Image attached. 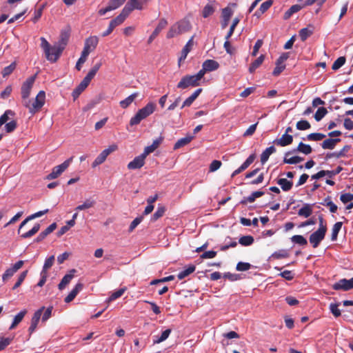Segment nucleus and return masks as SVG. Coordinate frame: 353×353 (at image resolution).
Here are the masks:
<instances>
[{
  "label": "nucleus",
  "instance_id": "f257e3e1",
  "mask_svg": "<svg viewBox=\"0 0 353 353\" xmlns=\"http://www.w3.org/2000/svg\"><path fill=\"white\" fill-rule=\"evenodd\" d=\"M191 28L192 26L189 20L183 19L170 26L167 32L166 37L167 39L174 38L190 31Z\"/></svg>",
  "mask_w": 353,
  "mask_h": 353
},
{
  "label": "nucleus",
  "instance_id": "f03ea898",
  "mask_svg": "<svg viewBox=\"0 0 353 353\" xmlns=\"http://www.w3.org/2000/svg\"><path fill=\"white\" fill-rule=\"evenodd\" d=\"M45 100L46 93L44 91L41 90L32 103H31V101L28 99L26 101H25L23 102V105L26 108H28L29 112L31 114H34L36 112H39L43 106Z\"/></svg>",
  "mask_w": 353,
  "mask_h": 353
},
{
  "label": "nucleus",
  "instance_id": "7ed1b4c3",
  "mask_svg": "<svg viewBox=\"0 0 353 353\" xmlns=\"http://www.w3.org/2000/svg\"><path fill=\"white\" fill-rule=\"evenodd\" d=\"M41 47L43 49L46 59L51 62H56L63 50H59L60 48L54 45L50 46V43L43 37L41 38Z\"/></svg>",
  "mask_w": 353,
  "mask_h": 353
},
{
  "label": "nucleus",
  "instance_id": "20e7f679",
  "mask_svg": "<svg viewBox=\"0 0 353 353\" xmlns=\"http://www.w3.org/2000/svg\"><path fill=\"white\" fill-rule=\"evenodd\" d=\"M73 157H70L65 160L61 164L54 167L52 172L46 176L47 180H52L58 178L70 165Z\"/></svg>",
  "mask_w": 353,
  "mask_h": 353
},
{
  "label": "nucleus",
  "instance_id": "39448f33",
  "mask_svg": "<svg viewBox=\"0 0 353 353\" xmlns=\"http://www.w3.org/2000/svg\"><path fill=\"white\" fill-rule=\"evenodd\" d=\"M36 74L34 76H31L28 78L23 83L21 86V98L22 103L23 101H26L28 99H29V96L30 94L31 89L33 86V84L35 81Z\"/></svg>",
  "mask_w": 353,
  "mask_h": 353
},
{
  "label": "nucleus",
  "instance_id": "423d86ee",
  "mask_svg": "<svg viewBox=\"0 0 353 353\" xmlns=\"http://www.w3.org/2000/svg\"><path fill=\"white\" fill-rule=\"evenodd\" d=\"M199 85L200 83L193 75H185L178 83L176 87L179 89H186L189 87H196Z\"/></svg>",
  "mask_w": 353,
  "mask_h": 353
},
{
  "label": "nucleus",
  "instance_id": "0eeeda50",
  "mask_svg": "<svg viewBox=\"0 0 353 353\" xmlns=\"http://www.w3.org/2000/svg\"><path fill=\"white\" fill-rule=\"evenodd\" d=\"M289 58L288 52L283 53L276 61V67L274 68L272 74L274 76H279L285 68L284 62Z\"/></svg>",
  "mask_w": 353,
  "mask_h": 353
},
{
  "label": "nucleus",
  "instance_id": "6e6552de",
  "mask_svg": "<svg viewBox=\"0 0 353 353\" xmlns=\"http://www.w3.org/2000/svg\"><path fill=\"white\" fill-rule=\"evenodd\" d=\"M327 232L317 230L310 236L309 241L314 248H316L324 239Z\"/></svg>",
  "mask_w": 353,
  "mask_h": 353
},
{
  "label": "nucleus",
  "instance_id": "1a4fd4ad",
  "mask_svg": "<svg viewBox=\"0 0 353 353\" xmlns=\"http://www.w3.org/2000/svg\"><path fill=\"white\" fill-rule=\"evenodd\" d=\"M150 0H129L123 9L125 10L129 14L134 10H142L143 5L145 4Z\"/></svg>",
  "mask_w": 353,
  "mask_h": 353
},
{
  "label": "nucleus",
  "instance_id": "9d476101",
  "mask_svg": "<svg viewBox=\"0 0 353 353\" xmlns=\"http://www.w3.org/2000/svg\"><path fill=\"white\" fill-rule=\"evenodd\" d=\"M23 264V261H18L12 265V267L7 269L2 275L3 281L6 282L9 280L20 268H22Z\"/></svg>",
  "mask_w": 353,
  "mask_h": 353
},
{
  "label": "nucleus",
  "instance_id": "9b49d317",
  "mask_svg": "<svg viewBox=\"0 0 353 353\" xmlns=\"http://www.w3.org/2000/svg\"><path fill=\"white\" fill-rule=\"evenodd\" d=\"M125 0H110L108 6L99 10L98 13L100 16H103L108 12L114 10L122 6Z\"/></svg>",
  "mask_w": 353,
  "mask_h": 353
},
{
  "label": "nucleus",
  "instance_id": "f8f14e48",
  "mask_svg": "<svg viewBox=\"0 0 353 353\" xmlns=\"http://www.w3.org/2000/svg\"><path fill=\"white\" fill-rule=\"evenodd\" d=\"M353 288V277L349 280L343 279L333 285V289L335 290H343L345 291L350 290Z\"/></svg>",
  "mask_w": 353,
  "mask_h": 353
},
{
  "label": "nucleus",
  "instance_id": "ddd939ff",
  "mask_svg": "<svg viewBox=\"0 0 353 353\" xmlns=\"http://www.w3.org/2000/svg\"><path fill=\"white\" fill-rule=\"evenodd\" d=\"M146 156L142 153L139 156L136 157L132 161L128 164L129 170H136L142 168L145 163Z\"/></svg>",
  "mask_w": 353,
  "mask_h": 353
},
{
  "label": "nucleus",
  "instance_id": "4468645a",
  "mask_svg": "<svg viewBox=\"0 0 353 353\" xmlns=\"http://www.w3.org/2000/svg\"><path fill=\"white\" fill-rule=\"evenodd\" d=\"M44 309L45 307H41L34 312L31 320L30 326L28 329L30 334H32L35 331Z\"/></svg>",
  "mask_w": 353,
  "mask_h": 353
},
{
  "label": "nucleus",
  "instance_id": "2eb2a0df",
  "mask_svg": "<svg viewBox=\"0 0 353 353\" xmlns=\"http://www.w3.org/2000/svg\"><path fill=\"white\" fill-rule=\"evenodd\" d=\"M167 25H168V21L164 18L161 19L159 21L157 26L156 27V28L154 29V30L153 31L152 34L148 38V43H152V41L158 36V34L160 33V32L167 26Z\"/></svg>",
  "mask_w": 353,
  "mask_h": 353
},
{
  "label": "nucleus",
  "instance_id": "dca6fc26",
  "mask_svg": "<svg viewBox=\"0 0 353 353\" xmlns=\"http://www.w3.org/2000/svg\"><path fill=\"white\" fill-rule=\"evenodd\" d=\"M193 39H194V37H192L189 39V41L187 42L185 46L183 47V48L182 49L181 56L179 58V66L181 65V63L186 59L188 53L192 50L193 45H194Z\"/></svg>",
  "mask_w": 353,
  "mask_h": 353
},
{
  "label": "nucleus",
  "instance_id": "f3484780",
  "mask_svg": "<svg viewBox=\"0 0 353 353\" xmlns=\"http://www.w3.org/2000/svg\"><path fill=\"white\" fill-rule=\"evenodd\" d=\"M99 43V38L97 36L90 37L85 41L84 48L83 50H87L90 53L94 50Z\"/></svg>",
  "mask_w": 353,
  "mask_h": 353
},
{
  "label": "nucleus",
  "instance_id": "a211bd4d",
  "mask_svg": "<svg viewBox=\"0 0 353 353\" xmlns=\"http://www.w3.org/2000/svg\"><path fill=\"white\" fill-rule=\"evenodd\" d=\"M129 14H130L123 8L121 13L116 18L110 21V24L115 28L117 26L122 24Z\"/></svg>",
  "mask_w": 353,
  "mask_h": 353
},
{
  "label": "nucleus",
  "instance_id": "6ab92c4d",
  "mask_svg": "<svg viewBox=\"0 0 353 353\" xmlns=\"http://www.w3.org/2000/svg\"><path fill=\"white\" fill-rule=\"evenodd\" d=\"M293 141V137L290 134H283L281 138L276 139L273 143L277 145L285 147L290 145Z\"/></svg>",
  "mask_w": 353,
  "mask_h": 353
},
{
  "label": "nucleus",
  "instance_id": "aec40b11",
  "mask_svg": "<svg viewBox=\"0 0 353 353\" xmlns=\"http://www.w3.org/2000/svg\"><path fill=\"white\" fill-rule=\"evenodd\" d=\"M76 272V270L72 269L69 271L68 274H66L63 279H61V282L58 285V288L60 290H63L68 284L70 283L71 280L74 276V273Z\"/></svg>",
  "mask_w": 353,
  "mask_h": 353
},
{
  "label": "nucleus",
  "instance_id": "412c9836",
  "mask_svg": "<svg viewBox=\"0 0 353 353\" xmlns=\"http://www.w3.org/2000/svg\"><path fill=\"white\" fill-rule=\"evenodd\" d=\"M83 288V284L81 283H78L75 285L74 288L71 290V292L68 294V295L65 298L64 301L67 303L71 302L74 300L78 293L82 290Z\"/></svg>",
  "mask_w": 353,
  "mask_h": 353
},
{
  "label": "nucleus",
  "instance_id": "4be33fe9",
  "mask_svg": "<svg viewBox=\"0 0 353 353\" xmlns=\"http://www.w3.org/2000/svg\"><path fill=\"white\" fill-rule=\"evenodd\" d=\"M155 109L156 104L154 103L150 102L138 111L141 114L144 119H146L154 112Z\"/></svg>",
  "mask_w": 353,
  "mask_h": 353
},
{
  "label": "nucleus",
  "instance_id": "5701e85b",
  "mask_svg": "<svg viewBox=\"0 0 353 353\" xmlns=\"http://www.w3.org/2000/svg\"><path fill=\"white\" fill-rule=\"evenodd\" d=\"M57 228V223H53L50 225L44 231L41 232L37 237L35 239L34 241L37 243L41 242L43 241L48 234L52 233Z\"/></svg>",
  "mask_w": 353,
  "mask_h": 353
},
{
  "label": "nucleus",
  "instance_id": "b1692460",
  "mask_svg": "<svg viewBox=\"0 0 353 353\" xmlns=\"http://www.w3.org/2000/svg\"><path fill=\"white\" fill-rule=\"evenodd\" d=\"M70 38V32L68 31H62L60 34L59 40L56 46L60 48L59 50H63L68 44Z\"/></svg>",
  "mask_w": 353,
  "mask_h": 353
},
{
  "label": "nucleus",
  "instance_id": "393cba45",
  "mask_svg": "<svg viewBox=\"0 0 353 353\" xmlns=\"http://www.w3.org/2000/svg\"><path fill=\"white\" fill-rule=\"evenodd\" d=\"M162 141L163 137H161L154 140L152 145L145 148L144 151L143 152V154L147 157L148 154L153 152L160 145Z\"/></svg>",
  "mask_w": 353,
  "mask_h": 353
},
{
  "label": "nucleus",
  "instance_id": "a878e982",
  "mask_svg": "<svg viewBox=\"0 0 353 353\" xmlns=\"http://www.w3.org/2000/svg\"><path fill=\"white\" fill-rule=\"evenodd\" d=\"M264 192L263 191H256L253 192L250 196L247 197H244L241 201L240 203L243 205L247 204V203H253L256 198L261 197L264 195Z\"/></svg>",
  "mask_w": 353,
  "mask_h": 353
},
{
  "label": "nucleus",
  "instance_id": "bb28decb",
  "mask_svg": "<svg viewBox=\"0 0 353 353\" xmlns=\"http://www.w3.org/2000/svg\"><path fill=\"white\" fill-rule=\"evenodd\" d=\"M236 6L237 4L236 3H230L227 7L222 9L221 18L230 19L234 13L232 8H236Z\"/></svg>",
  "mask_w": 353,
  "mask_h": 353
},
{
  "label": "nucleus",
  "instance_id": "cd10ccee",
  "mask_svg": "<svg viewBox=\"0 0 353 353\" xmlns=\"http://www.w3.org/2000/svg\"><path fill=\"white\" fill-rule=\"evenodd\" d=\"M202 67L204 68L207 72H211L217 70L219 67V64L214 60L207 59L203 63Z\"/></svg>",
  "mask_w": 353,
  "mask_h": 353
},
{
  "label": "nucleus",
  "instance_id": "c85d7f7f",
  "mask_svg": "<svg viewBox=\"0 0 353 353\" xmlns=\"http://www.w3.org/2000/svg\"><path fill=\"white\" fill-rule=\"evenodd\" d=\"M27 314L26 310H23L14 316L13 321L9 327L10 330L14 329L23 320L25 315Z\"/></svg>",
  "mask_w": 353,
  "mask_h": 353
},
{
  "label": "nucleus",
  "instance_id": "c756f323",
  "mask_svg": "<svg viewBox=\"0 0 353 353\" xmlns=\"http://www.w3.org/2000/svg\"><path fill=\"white\" fill-rule=\"evenodd\" d=\"M96 204V201L92 198L85 199V201L81 205L76 207V211L85 210L93 208Z\"/></svg>",
  "mask_w": 353,
  "mask_h": 353
},
{
  "label": "nucleus",
  "instance_id": "7c9ffc66",
  "mask_svg": "<svg viewBox=\"0 0 353 353\" xmlns=\"http://www.w3.org/2000/svg\"><path fill=\"white\" fill-rule=\"evenodd\" d=\"M265 60V55H260L256 59H255L250 65L248 71L250 74H252L255 70L261 66Z\"/></svg>",
  "mask_w": 353,
  "mask_h": 353
},
{
  "label": "nucleus",
  "instance_id": "2f4dec72",
  "mask_svg": "<svg viewBox=\"0 0 353 353\" xmlns=\"http://www.w3.org/2000/svg\"><path fill=\"white\" fill-rule=\"evenodd\" d=\"M341 139L339 138L336 139H327L321 143V147L323 149L332 150L335 148L337 143L340 142Z\"/></svg>",
  "mask_w": 353,
  "mask_h": 353
},
{
  "label": "nucleus",
  "instance_id": "473e14b6",
  "mask_svg": "<svg viewBox=\"0 0 353 353\" xmlns=\"http://www.w3.org/2000/svg\"><path fill=\"white\" fill-rule=\"evenodd\" d=\"M291 153V152H288L285 154V157L283 159V163L288 164H296L304 160L303 157L299 156H294L290 158H288V156Z\"/></svg>",
  "mask_w": 353,
  "mask_h": 353
},
{
  "label": "nucleus",
  "instance_id": "72a5a7b5",
  "mask_svg": "<svg viewBox=\"0 0 353 353\" xmlns=\"http://www.w3.org/2000/svg\"><path fill=\"white\" fill-rule=\"evenodd\" d=\"M276 152L274 146L272 145L266 148L261 154V162L264 164L269 159L270 156Z\"/></svg>",
  "mask_w": 353,
  "mask_h": 353
},
{
  "label": "nucleus",
  "instance_id": "f704fd0d",
  "mask_svg": "<svg viewBox=\"0 0 353 353\" xmlns=\"http://www.w3.org/2000/svg\"><path fill=\"white\" fill-rule=\"evenodd\" d=\"M293 152H299L307 155L312 153V148L310 145L300 142L297 148L294 149Z\"/></svg>",
  "mask_w": 353,
  "mask_h": 353
},
{
  "label": "nucleus",
  "instance_id": "c9c22d12",
  "mask_svg": "<svg viewBox=\"0 0 353 353\" xmlns=\"http://www.w3.org/2000/svg\"><path fill=\"white\" fill-rule=\"evenodd\" d=\"M138 95H139L138 92H134V93L132 94L131 95H130L129 97L125 98L124 100H122L120 101V103H119L120 106L123 109L127 108L134 101V100L138 97Z\"/></svg>",
  "mask_w": 353,
  "mask_h": 353
},
{
  "label": "nucleus",
  "instance_id": "e433bc0d",
  "mask_svg": "<svg viewBox=\"0 0 353 353\" xmlns=\"http://www.w3.org/2000/svg\"><path fill=\"white\" fill-rule=\"evenodd\" d=\"M193 135L187 136L185 137L179 139L174 145V149L177 150L187 144H188L193 139Z\"/></svg>",
  "mask_w": 353,
  "mask_h": 353
},
{
  "label": "nucleus",
  "instance_id": "4c0bfd02",
  "mask_svg": "<svg viewBox=\"0 0 353 353\" xmlns=\"http://www.w3.org/2000/svg\"><path fill=\"white\" fill-rule=\"evenodd\" d=\"M277 183L281 186V189L285 192L290 190L293 185L292 181H288L284 178L279 179L277 181Z\"/></svg>",
  "mask_w": 353,
  "mask_h": 353
},
{
  "label": "nucleus",
  "instance_id": "58836bf2",
  "mask_svg": "<svg viewBox=\"0 0 353 353\" xmlns=\"http://www.w3.org/2000/svg\"><path fill=\"white\" fill-rule=\"evenodd\" d=\"M196 267L194 265H190L187 268L184 270L180 272L177 277L179 280H182L186 276H189L190 274L193 273L195 271Z\"/></svg>",
  "mask_w": 353,
  "mask_h": 353
},
{
  "label": "nucleus",
  "instance_id": "ea45409f",
  "mask_svg": "<svg viewBox=\"0 0 353 353\" xmlns=\"http://www.w3.org/2000/svg\"><path fill=\"white\" fill-rule=\"evenodd\" d=\"M165 210L166 208L165 206L159 205L156 212L152 214L151 217V221L154 222L162 217L164 215Z\"/></svg>",
  "mask_w": 353,
  "mask_h": 353
},
{
  "label": "nucleus",
  "instance_id": "a19ab883",
  "mask_svg": "<svg viewBox=\"0 0 353 353\" xmlns=\"http://www.w3.org/2000/svg\"><path fill=\"white\" fill-rule=\"evenodd\" d=\"M39 230H40V224L36 223L30 230L21 234V237L22 239L30 238L32 236H34L36 233H37L39 231Z\"/></svg>",
  "mask_w": 353,
  "mask_h": 353
},
{
  "label": "nucleus",
  "instance_id": "79ce46f5",
  "mask_svg": "<svg viewBox=\"0 0 353 353\" xmlns=\"http://www.w3.org/2000/svg\"><path fill=\"white\" fill-rule=\"evenodd\" d=\"M312 213V209L309 204L304 205L298 212L299 216L309 217Z\"/></svg>",
  "mask_w": 353,
  "mask_h": 353
},
{
  "label": "nucleus",
  "instance_id": "37998d69",
  "mask_svg": "<svg viewBox=\"0 0 353 353\" xmlns=\"http://www.w3.org/2000/svg\"><path fill=\"white\" fill-rule=\"evenodd\" d=\"M342 225H343L342 222H336L333 225L332 229V234H331V240L332 241H336L339 232L341 230Z\"/></svg>",
  "mask_w": 353,
  "mask_h": 353
},
{
  "label": "nucleus",
  "instance_id": "c03bdc74",
  "mask_svg": "<svg viewBox=\"0 0 353 353\" xmlns=\"http://www.w3.org/2000/svg\"><path fill=\"white\" fill-rule=\"evenodd\" d=\"M90 53L87 50H83L80 58L78 59L77 63H76V69L79 71L81 69V65L83 64L88 57Z\"/></svg>",
  "mask_w": 353,
  "mask_h": 353
},
{
  "label": "nucleus",
  "instance_id": "a18cd8bd",
  "mask_svg": "<svg viewBox=\"0 0 353 353\" xmlns=\"http://www.w3.org/2000/svg\"><path fill=\"white\" fill-rule=\"evenodd\" d=\"M349 149V147L348 146H344L343 148L340 150L339 152H332V153H327V155H326V159H330V158H332V157H334V158H340L341 157H343L345 156V152H347Z\"/></svg>",
  "mask_w": 353,
  "mask_h": 353
},
{
  "label": "nucleus",
  "instance_id": "49530a36",
  "mask_svg": "<svg viewBox=\"0 0 353 353\" xmlns=\"http://www.w3.org/2000/svg\"><path fill=\"white\" fill-rule=\"evenodd\" d=\"M215 11V8L212 3H208L202 10V16L204 18H207L212 15Z\"/></svg>",
  "mask_w": 353,
  "mask_h": 353
},
{
  "label": "nucleus",
  "instance_id": "de8ad7c7",
  "mask_svg": "<svg viewBox=\"0 0 353 353\" xmlns=\"http://www.w3.org/2000/svg\"><path fill=\"white\" fill-rule=\"evenodd\" d=\"M170 333H171V330L170 329H167V330H164L161 333V336L159 337L155 336V339H154V341H153L154 343V344L160 343L165 341L168 338V336L170 334Z\"/></svg>",
  "mask_w": 353,
  "mask_h": 353
},
{
  "label": "nucleus",
  "instance_id": "09e8293b",
  "mask_svg": "<svg viewBox=\"0 0 353 353\" xmlns=\"http://www.w3.org/2000/svg\"><path fill=\"white\" fill-rule=\"evenodd\" d=\"M254 241L253 236L247 235L241 236L239 240V243L243 246H249L254 243Z\"/></svg>",
  "mask_w": 353,
  "mask_h": 353
},
{
  "label": "nucleus",
  "instance_id": "8fccbe9b",
  "mask_svg": "<svg viewBox=\"0 0 353 353\" xmlns=\"http://www.w3.org/2000/svg\"><path fill=\"white\" fill-rule=\"evenodd\" d=\"M126 291V288L124 287L123 288H121L119 290H118L117 291L113 292L110 296L109 298L108 299V302L110 303L111 301H113L117 299H119V297H121L123 294L124 292Z\"/></svg>",
  "mask_w": 353,
  "mask_h": 353
},
{
  "label": "nucleus",
  "instance_id": "3c124183",
  "mask_svg": "<svg viewBox=\"0 0 353 353\" xmlns=\"http://www.w3.org/2000/svg\"><path fill=\"white\" fill-rule=\"evenodd\" d=\"M323 205L329 207L330 211L332 213H335L337 210V205H335L332 201L330 196H327L324 199V201L321 203Z\"/></svg>",
  "mask_w": 353,
  "mask_h": 353
},
{
  "label": "nucleus",
  "instance_id": "603ef678",
  "mask_svg": "<svg viewBox=\"0 0 353 353\" xmlns=\"http://www.w3.org/2000/svg\"><path fill=\"white\" fill-rule=\"evenodd\" d=\"M14 112L11 110H6L0 117V126L7 123L8 121L9 120V117L14 116Z\"/></svg>",
  "mask_w": 353,
  "mask_h": 353
},
{
  "label": "nucleus",
  "instance_id": "864d4df0",
  "mask_svg": "<svg viewBox=\"0 0 353 353\" xmlns=\"http://www.w3.org/2000/svg\"><path fill=\"white\" fill-rule=\"evenodd\" d=\"M291 241L294 243L299 244L300 245H306L307 244L306 239L302 235H294L291 237Z\"/></svg>",
  "mask_w": 353,
  "mask_h": 353
},
{
  "label": "nucleus",
  "instance_id": "5fc2aeb1",
  "mask_svg": "<svg viewBox=\"0 0 353 353\" xmlns=\"http://www.w3.org/2000/svg\"><path fill=\"white\" fill-rule=\"evenodd\" d=\"M107 157L108 156L105 154V153L103 151H102L93 161L92 165V168H95L97 165L103 163L105 161Z\"/></svg>",
  "mask_w": 353,
  "mask_h": 353
},
{
  "label": "nucleus",
  "instance_id": "6e6d98bb",
  "mask_svg": "<svg viewBox=\"0 0 353 353\" xmlns=\"http://www.w3.org/2000/svg\"><path fill=\"white\" fill-rule=\"evenodd\" d=\"M346 61V59L345 57H339L332 64V69L333 70H337L341 67H342Z\"/></svg>",
  "mask_w": 353,
  "mask_h": 353
},
{
  "label": "nucleus",
  "instance_id": "4d7b16f0",
  "mask_svg": "<svg viewBox=\"0 0 353 353\" xmlns=\"http://www.w3.org/2000/svg\"><path fill=\"white\" fill-rule=\"evenodd\" d=\"M145 119L141 114L138 111L134 117H132L130 120V125L133 126L138 125L141 123L142 120Z\"/></svg>",
  "mask_w": 353,
  "mask_h": 353
},
{
  "label": "nucleus",
  "instance_id": "13d9d810",
  "mask_svg": "<svg viewBox=\"0 0 353 353\" xmlns=\"http://www.w3.org/2000/svg\"><path fill=\"white\" fill-rule=\"evenodd\" d=\"M325 137V135L324 134L314 132V133L309 134L307 136V139L308 141H321V140L323 139Z\"/></svg>",
  "mask_w": 353,
  "mask_h": 353
},
{
  "label": "nucleus",
  "instance_id": "bf43d9fd",
  "mask_svg": "<svg viewBox=\"0 0 353 353\" xmlns=\"http://www.w3.org/2000/svg\"><path fill=\"white\" fill-rule=\"evenodd\" d=\"M27 274H28V270H25L19 274L17 282L15 283V284L14 285V286L12 288L13 290H14L17 288H18L19 287H20V285L22 284V283L25 280Z\"/></svg>",
  "mask_w": 353,
  "mask_h": 353
},
{
  "label": "nucleus",
  "instance_id": "052dcab7",
  "mask_svg": "<svg viewBox=\"0 0 353 353\" xmlns=\"http://www.w3.org/2000/svg\"><path fill=\"white\" fill-rule=\"evenodd\" d=\"M313 33L312 30H309L307 28H304L300 30L299 37L301 41H305Z\"/></svg>",
  "mask_w": 353,
  "mask_h": 353
},
{
  "label": "nucleus",
  "instance_id": "680f3d73",
  "mask_svg": "<svg viewBox=\"0 0 353 353\" xmlns=\"http://www.w3.org/2000/svg\"><path fill=\"white\" fill-rule=\"evenodd\" d=\"M16 65H17V63H16V62L14 61L8 66L5 67L1 72L2 76L3 77H6L10 75L16 68Z\"/></svg>",
  "mask_w": 353,
  "mask_h": 353
},
{
  "label": "nucleus",
  "instance_id": "e2e57ef3",
  "mask_svg": "<svg viewBox=\"0 0 353 353\" xmlns=\"http://www.w3.org/2000/svg\"><path fill=\"white\" fill-rule=\"evenodd\" d=\"M327 113V111L325 108L321 107L319 108L317 111L314 114V119L316 121H321Z\"/></svg>",
  "mask_w": 353,
  "mask_h": 353
},
{
  "label": "nucleus",
  "instance_id": "0e129e2a",
  "mask_svg": "<svg viewBox=\"0 0 353 353\" xmlns=\"http://www.w3.org/2000/svg\"><path fill=\"white\" fill-rule=\"evenodd\" d=\"M54 262V256L53 255L46 259L41 272H48V270L53 265Z\"/></svg>",
  "mask_w": 353,
  "mask_h": 353
},
{
  "label": "nucleus",
  "instance_id": "69168bd1",
  "mask_svg": "<svg viewBox=\"0 0 353 353\" xmlns=\"http://www.w3.org/2000/svg\"><path fill=\"white\" fill-rule=\"evenodd\" d=\"M296 127L299 130H306L311 128V125L306 120H301L296 123Z\"/></svg>",
  "mask_w": 353,
  "mask_h": 353
},
{
  "label": "nucleus",
  "instance_id": "338daca9",
  "mask_svg": "<svg viewBox=\"0 0 353 353\" xmlns=\"http://www.w3.org/2000/svg\"><path fill=\"white\" fill-rule=\"evenodd\" d=\"M17 127V122L15 120H12L11 121L6 123L5 125V130L8 133L12 132Z\"/></svg>",
  "mask_w": 353,
  "mask_h": 353
},
{
  "label": "nucleus",
  "instance_id": "774afa93",
  "mask_svg": "<svg viewBox=\"0 0 353 353\" xmlns=\"http://www.w3.org/2000/svg\"><path fill=\"white\" fill-rule=\"evenodd\" d=\"M94 77L91 76L90 74H87V75L83 78V79L80 83V88H83L84 90L88 86L90 81Z\"/></svg>",
  "mask_w": 353,
  "mask_h": 353
}]
</instances>
